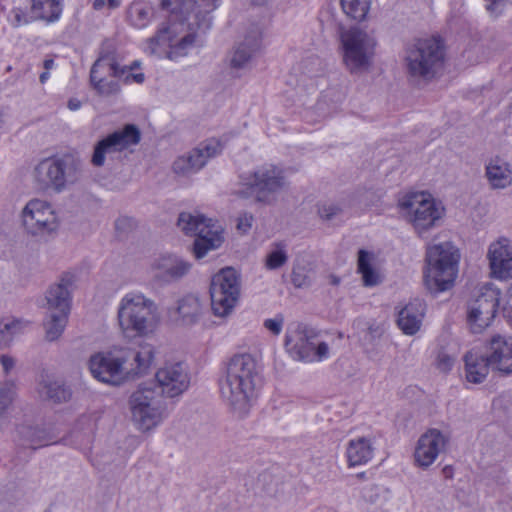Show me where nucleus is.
Returning a JSON list of instances; mask_svg holds the SVG:
<instances>
[{
	"label": "nucleus",
	"mask_w": 512,
	"mask_h": 512,
	"mask_svg": "<svg viewBox=\"0 0 512 512\" xmlns=\"http://www.w3.org/2000/svg\"><path fill=\"white\" fill-rule=\"evenodd\" d=\"M168 5H169V1H168V0H163V1H162V6H163V7H166V6H168Z\"/></svg>",
	"instance_id": "60"
},
{
	"label": "nucleus",
	"mask_w": 512,
	"mask_h": 512,
	"mask_svg": "<svg viewBox=\"0 0 512 512\" xmlns=\"http://www.w3.org/2000/svg\"><path fill=\"white\" fill-rule=\"evenodd\" d=\"M291 280L295 287L302 288L309 285L310 281L302 268H293Z\"/></svg>",
	"instance_id": "45"
},
{
	"label": "nucleus",
	"mask_w": 512,
	"mask_h": 512,
	"mask_svg": "<svg viewBox=\"0 0 512 512\" xmlns=\"http://www.w3.org/2000/svg\"><path fill=\"white\" fill-rule=\"evenodd\" d=\"M68 316L65 312L47 311L44 321L45 338L47 341H56L63 334L68 323Z\"/></svg>",
	"instance_id": "35"
},
{
	"label": "nucleus",
	"mask_w": 512,
	"mask_h": 512,
	"mask_svg": "<svg viewBox=\"0 0 512 512\" xmlns=\"http://www.w3.org/2000/svg\"><path fill=\"white\" fill-rule=\"evenodd\" d=\"M443 472L447 477H450L451 469L449 466L444 467Z\"/></svg>",
	"instance_id": "58"
},
{
	"label": "nucleus",
	"mask_w": 512,
	"mask_h": 512,
	"mask_svg": "<svg viewBox=\"0 0 512 512\" xmlns=\"http://www.w3.org/2000/svg\"><path fill=\"white\" fill-rule=\"evenodd\" d=\"M43 65H44L45 70L49 71L53 67L54 61L52 59H46V60H44Z\"/></svg>",
	"instance_id": "53"
},
{
	"label": "nucleus",
	"mask_w": 512,
	"mask_h": 512,
	"mask_svg": "<svg viewBox=\"0 0 512 512\" xmlns=\"http://www.w3.org/2000/svg\"><path fill=\"white\" fill-rule=\"evenodd\" d=\"M284 319L283 316L278 315L275 318L266 319L264 327L274 335H279L282 331Z\"/></svg>",
	"instance_id": "46"
},
{
	"label": "nucleus",
	"mask_w": 512,
	"mask_h": 512,
	"mask_svg": "<svg viewBox=\"0 0 512 512\" xmlns=\"http://www.w3.org/2000/svg\"><path fill=\"white\" fill-rule=\"evenodd\" d=\"M108 7L110 9H116L120 6V0H107Z\"/></svg>",
	"instance_id": "52"
},
{
	"label": "nucleus",
	"mask_w": 512,
	"mask_h": 512,
	"mask_svg": "<svg viewBox=\"0 0 512 512\" xmlns=\"http://www.w3.org/2000/svg\"><path fill=\"white\" fill-rule=\"evenodd\" d=\"M259 373L250 354L234 355L220 380V394L231 413L239 419L248 416L256 398Z\"/></svg>",
	"instance_id": "2"
},
{
	"label": "nucleus",
	"mask_w": 512,
	"mask_h": 512,
	"mask_svg": "<svg viewBox=\"0 0 512 512\" xmlns=\"http://www.w3.org/2000/svg\"><path fill=\"white\" fill-rule=\"evenodd\" d=\"M21 327V321L14 319H2L0 320V342H4L6 345L12 338V336L19 331Z\"/></svg>",
	"instance_id": "40"
},
{
	"label": "nucleus",
	"mask_w": 512,
	"mask_h": 512,
	"mask_svg": "<svg viewBox=\"0 0 512 512\" xmlns=\"http://www.w3.org/2000/svg\"><path fill=\"white\" fill-rule=\"evenodd\" d=\"M49 77V72L48 71H44L43 73L40 74L39 76V80L40 82L43 84L46 82V80L48 79Z\"/></svg>",
	"instance_id": "55"
},
{
	"label": "nucleus",
	"mask_w": 512,
	"mask_h": 512,
	"mask_svg": "<svg viewBox=\"0 0 512 512\" xmlns=\"http://www.w3.org/2000/svg\"><path fill=\"white\" fill-rule=\"evenodd\" d=\"M288 260L286 251L283 248H277L271 251L266 257V268L275 270L283 266Z\"/></svg>",
	"instance_id": "41"
},
{
	"label": "nucleus",
	"mask_w": 512,
	"mask_h": 512,
	"mask_svg": "<svg viewBox=\"0 0 512 512\" xmlns=\"http://www.w3.org/2000/svg\"><path fill=\"white\" fill-rule=\"evenodd\" d=\"M81 102L77 99H70L68 101V108L72 111H76L80 108Z\"/></svg>",
	"instance_id": "50"
},
{
	"label": "nucleus",
	"mask_w": 512,
	"mask_h": 512,
	"mask_svg": "<svg viewBox=\"0 0 512 512\" xmlns=\"http://www.w3.org/2000/svg\"><path fill=\"white\" fill-rule=\"evenodd\" d=\"M176 312L180 323L190 326L199 321L202 315V305L197 297L187 295L179 300Z\"/></svg>",
	"instance_id": "32"
},
{
	"label": "nucleus",
	"mask_w": 512,
	"mask_h": 512,
	"mask_svg": "<svg viewBox=\"0 0 512 512\" xmlns=\"http://www.w3.org/2000/svg\"><path fill=\"white\" fill-rule=\"evenodd\" d=\"M329 282H330V284L336 286V285H338L340 283V278L338 276H336V275H330L329 276Z\"/></svg>",
	"instance_id": "54"
},
{
	"label": "nucleus",
	"mask_w": 512,
	"mask_h": 512,
	"mask_svg": "<svg viewBox=\"0 0 512 512\" xmlns=\"http://www.w3.org/2000/svg\"><path fill=\"white\" fill-rule=\"evenodd\" d=\"M138 65H139V62L138 61H134L131 66H129V67L128 66H124L126 68V74L129 71L133 70L134 68L138 67Z\"/></svg>",
	"instance_id": "56"
},
{
	"label": "nucleus",
	"mask_w": 512,
	"mask_h": 512,
	"mask_svg": "<svg viewBox=\"0 0 512 512\" xmlns=\"http://www.w3.org/2000/svg\"><path fill=\"white\" fill-rule=\"evenodd\" d=\"M155 356V349L149 343H141L137 349L115 347L106 353H97L90 357L89 369L97 380L121 385L130 378L145 374Z\"/></svg>",
	"instance_id": "1"
},
{
	"label": "nucleus",
	"mask_w": 512,
	"mask_h": 512,
	"mask_svg": "<svg viewBox=\"0 0 512 512\" xmlns=\"http://www.w3.org/2000/svg\"><path fill=\"white\" fill-rule=\"evenodd\" d=\"M454 364V359L445 352H439L437 355L436 365L437 368L442 372H448L451 370Z\"/></svg>",
	"instance_id": "47"
},
{
	"label": "nucleus",
	"mask_w": 512,
	"mask_h": 512,
	"mask_svg": "<svg viewBox=\"0 0 512 512\" xmlns=\"http://www.w3.org/2000/svg\"><path fill=\"white\" fill-rule=\"evenodd\" d=\"M500 292L491 285L483 286L468 306L467 321L473 333H481L496 315Z\"/></svg>",
	"instance_id": "17"
},
{
	"label": "nucleus",
	"mask_w": 512,
	"mask_h": 512,
	"mask_svg": "<svg viewBox=\"0 0 512 512\" xmlns=\"http://www.w3.org/2000/svg\"><path fill=\"white\" fill-rule=\"evenodd\" d=\"M486 354L492 368L512 373V337L494 335L489 341Z\"/></svg>",
	"instance_id": "25"
},
{
	"label": "nucleus",
	"mask_w": 512,
	"mask_h": 512,
	"mask_svg": "<svg viewBox=\"0 0 512 512\" xmlns=\"http://www.w3.org/2000/svg\"><path fill=\"white\" fill-rule=\"evenodd\" d=\"M20 219L24 231L33 237L50 235L59 227L58 217L52 205L38 198L26 203Z\"/></svg>",
	"instance_id": "15"
},
{
	"label": "nucleus",
	"mask_w": 512,
	"mask_h": 512,
	"mask_svg": "<svg viewBox=\"0 0 512 512\" xmlns=\"http://www.w3.org/2000/svg\"><path fill=\"white\" fill-rule=\"evenodd\" d=\"M31 12L36 19L55 22L62 13V0H31Z\"/></svg>",
	"instance_id": "34"
},
{
	"label": "nucleus",
	"mask_w": 512,
	"mask_h": 512,
	"mask_svg": "<svg viewBox=\"0 0 512 512\" xmlns=\"http://www.w3.org/2000/svg\"><path fill=\"white\" fill-rule=\"evenodd\" d=\"M399 207L412 223L417 233L422 236L441 219L443 209L438 207L434 199L424 192H413L399 200Z\"/></svg>",
	"instance_id": "13"
},
{
	"label": "nucleus",
	"mask_w": 512,
	"mask_h": 512,
	"mask_svg": "<svg viewBox=\"0 0 512 512\" xmlns=\"http://www.w3.org/2000/svg\"><path fill=\"white\" fill-rule=\"evenodd\" d=\"M39 394L54 403H63L70 399L71 391L60 381H45L41 384Z\"/></svg>",
	"instance_id": "36"
},
{
	"label": "nucleus",
	"mask_w": 512,
	"mask_h": 512,
	"mask_svg": "<svg viewBox=\"0 0 512 512\" xmlns=\"http://www.w3.org/2000/svg\"><path fill=\"white\" fill-rule=\"evenodd\" d=\"M0 345H4V342H0Z\"/></svg>",
	"instance_id": "62"
},
{
	"label": "nucleus",
	"mask_w": 512,
	"mask_h": 512,
	"mask_svg": "<svg viewBox=\"0 0 512 512\" xmlns=\"http://www.w3.org/2000/svg\"><path fill=\"white\" fill-rule=\"evenodd\" d=\"M466 378L472 383H481L487 377L492 367L487 354L476 350L467 352L464 356Z\"/></svg>",
	"instance_id": "28"
},
{
	"label": "nucleus",
	"mask_w": 512,
	"mask_h": 512,
	"mask_svg": "<svg viewBox=\"0 0 512 512\" xmlns=\"http://www.w3.org/2000/svg\"><path fill=\"white\" fill-rule=\"evenodd\" d=\"M240 295V278L232 267L221 269L212 277L211 307L215 316L226 317L234 309Z\"/></svg>",
	"instance_id": "14"
},
{
	"label": "nucleus",
	"mask_w": 512,
	"mask_h": 512,
	"mask_svg": "<svg viewBox=\"0 0 512 512\" xmlns=\"http://www.w3.org/2000/svg\"><path fill=\"white\" fill-rule=\"evenodd\" d=\"M92 6L95 10H101L105 6V0H94Z\"/></svg>",
	"instance_id": "51"
},
{
	"label": "nucleus",
	"mask_w": 512,
	"mask_h": 512,
	"mask_svg": "<svg viewBox=\"0 0 512 512\" xmlns=\"http://www.w3.org/2000/svg\"><path fill=\"white\" fill-rule=\"evenodd\" d=\"M308 61L312 64H316L317 66H321V62H320L319 58H317V57L310 58Z\"/></svg>",
	"instance_id": "57"
},
{
	"label": "nucleus",
	"mask_w": 512,
	"mask_h": 512,
	"mask_svg": "<svg viewBox=\"0 0 512 512\" xmlns=\"http://www.w3.org/2000/svg\"><path fill=\"white\" fill-rule=\"evenodd\" d=\"M140 140L141 132L139 128L134 124H126L123 128L108 134L95 144L91 163L94 167H102L107 155L122 152L132 145H137Z\"/></svg>",
	"instance_id": "18"
},
{
	"label": "nucleus",
	"mask_w": 512,
	"mask_h": 512,
	"mask_svg": "<svg viewBox=\"0 0 512 512\" xmlns=\"http://www.w3.org/2000/svg\"><path fill=\"white\" fill-rule=\"evenodd\" d=\"M222 151V145L217 139H208L200 143L186 155L178 157L173 163V171L179 175H189L202 169L209 159Z\"/></svg>",
	"instance_id": "19"
},
{
	"label": "nucleus",
	"mask_w": 512,
	"mask_h": 512,
	"mask_svg": "<svg viewBox=\"0 0 512 512\" xmlns=\"http://www.w3.org/2000/svg\"><path fill=\"white\" fill-rule=\"evenodd\" d=\"M374 455V447L370 438L357 437L351 439L346 447V457L349 467L365 465Z\"/></svg>",
	"instance_id": "29"
},
{
	"label": "nucleus",
	"mask_w": 512,
	"mask_h": 512,
	"mask_svg": "<svg viewBox=\"0 0 512 512\" xmlns=\"http://www.w3.org/2000/svg\"><path fill=\"white\" fill-rule=\"evenodd\" d=\"M288 188L285 171L274 164H265L241 175L233 195L242 199L253 198L256 203L271 206L277 202L279 194Z\"/></svg>",
	"instance_id": "4"
},
{
	"label": "nucleus",
	"mask_w": 512,
	"mask_h": 512,
	"mask_svg": "<svg viewBox=\"0 0 512 512\" xmlns=\"http://www.w3.org/2000/svg\"><path fill=\"white\" fill-rule=\"evenodd\" d=\"M254 216L249 212H241L237 218L236 229L241 234H246L252 228Z\"/></svg>",
	"instance_id": "44"
},
{
	"label": "nucleus",
	"mask_w": 512,
	"mask_h": 512,
	"mask_svg": "<svg viewBox=\"0 0 512 512\" xmlns=\"http://www.w3.org/2000/svg\"><path fill=\"white\" fill-rule=\"evenodd\" d=\"M221 0H193V8L189 12L186 21L189 32L179 41L175 42V34L178 25L183 26L184 23H163L157 33L147 40L146 51L149 54H155L161 46H169V57H179L187 54L188 50L194 46L195 32H206L212 24L211 13L219 6Z\"/></svg>",
	"instance_id": "3"
},
{
	"label": "nucleus",
	"mask_w": 512,
	"mask_h": 512,
	"mask_svg": "<svg viewBox=\"0 0 512 512\" xmlns=\"http://www.w3.org/2000/svg\"><path fill=\"white\" fill-rule=\"evenodd\" d=\"M0 360H1V364L3 366V370H4L5 374H8L10 372V370L15 365L14 359L7 355H3V356H1Z\"/></svg>",
	"instance_id": "48"
},
{
	"label": "nucleus",
	"mask_w": 512,
	"mask_h": 512,
	"mask_svg": "<svg viewBox=\"0 0 512 512\" xmlns=\"http://www.w3.org/2000/svg\"><path fill=\"white\" fill-rule=\"evenodd\" d=\"M448 438L438 429H428L420 436L414 451L415 464L421 468H428L444 451Z\"/></svg>",
	"instance_id": "22"
},
{
	"label": "nucleus",
	"mask_w": 512,
	"mask_h": 512,
	"mask_svg": "<svg viewBox=\"0 0 512 512\" xmlns=\"http://www.w3.org/2000/svg\"><path fill=\"white\" fill-rule=\"evenodd\" d=\"M73 283L74 276L70 273H64L58 282L48 288L45 295L47 311L70 313Z\"/></svg>",
	"instance_id": "24"
},
{
	"label": "nucleus",
	"mask_w": 512,
	"mask_h": 512,
	"mask_svg": "<svg viewBox=\"0 0 512 512\" xmlns=\"http://www.w3.org/2000/svg\"><path fill=\"white\" fill-rule=\"evenodd\" d=\"M285 348L293 359L299 361H323L329 357V345L319 339L318 332L303 324L288 329Z\"/></svg>",
	"instance_id": "12"
},
{
	"label": "nucleus",
	"mask_w": 512,
	"mask_h": 512,
	"mask_svg": "<svg viewBox=\"0 0 512 512\" xmlns=\"http://www.w3.org/2000/svg\"><path fill=\"white\" fill-rule=\"evenodd\" d=\"M422 318V303L415 301L407 304L399 311L397 324L404 334L414 335L421 327Z\"/></svg>",
	"instance_id": "30"
},
{
	"label": "nucleus",
	"mask_w": 512,
	"mask_h": 512,
	"mask_svg": "<svg viewBox=\"0 0 512 512\" xmlns=\"http://www.w3.org/2000/svg\"><path fill=\"white\" fill-rule=\"evenodd\" d=\"M341 55L345 68L353 75H362L373 65L376 40L358 27L340 32Z\"/></svg>",
	"instance_id": "9"
},
{
	"label": "nucleus",
	"mask_w": 512,
	"mask_h": 512,
	"mask_svg": "<svg viewBox=\"0 0 512 512\" xmlns=\"http://www.w3.org/2000/svg\"><path fill=\"white\" fill-rule=\"evenodd\" d=\"M344 13L350 18L363 20L370 8V0H340Z\"/></svg>",
	"instance_id": "38"
},
{
	"label": "nucleus",
	"mask_w": 512,
	"mask_h": 512,
	"mask_svg": "<svg viewBox=\"0 0 512 512\" xmlns=\"http://www.w3.org/2000/svg\"><path fill=\"white\" fill-rule=\"evenodd\" d=\"M131 418L136 428L148 432L159 426L169 415L166 398L157 387L140 385L129 397Z\"/></svg>",
	"instance_id": "8"
},
{
	"label": "nucleus",
	"mask_w": 512,
	"mask_h": 512,
	"mask_svg": "<svg viewBox=\"0 0 512 512\" xmlns=\"http://www.w3.org/2000/svg\"><path fill=\"white\" fill-rule=\"evenodd\" d=\"M357 477H358V478H361V479H362V478H365V473H364V472L359 473V474L357 475Z\"/></svg>",
	"instance_id": "61"
},
{
	"label": "nucleus",
	"mask_w": 512,
	"mask_h": 512,
	"mask_svg": "<svg viewBox=\"0 0 512 512\" xmlns=\"http://www.w3.org/2000/svg\"><path fill=\"white\" fill-rule=\"evenodd\" d=\"M18 433L22 439L21 444L34 450L55 442L51 433L44 428L21 426Z\"/></svg>",
	"instance_id": "33"
},
{
	"label": "nucleus",
	"mask_w": 512,
	"mask_h": 512,
	"mask_svg": "<svg viewBox=\"0 0 512 512\" xmlns=\"http://www.w3.org/2000/svg\"><path fill=\"white\" fill-rule=\"evenodd\" d=\"M154 7L146 0H134L126 8V21L136 29L149 25L154 17Z\"/></svg>",
	"instance_id": "31"
},
{
	"label": "nucleus",
	"mask_w": 512,
	"mask_h": 512,
	"mask_svg": "<svg viewBox=\"0 0 512 512\" xmlns=\"http://www.w3.org/2000/svg\"><path fill=\"white\" fill-rule=\"evenodd\" d=\"M126 74L120 67L113 52H102L90 71V82L98 94L115 95L120 91L119 79Z\"/></svg>",
	"instance_id": "16"
},
{
	"label": "nucleus",
	"mask_w": 512,
	"mask_h": 512,
	"mask_svg": "<svg viewBox=\"0 0 512 512\" xmlns=\"http://www.w3.org/2000/svg\"><path fill=\"white\" fill-rule=\"evenodd\" d=\"M191 268V264L175 255H161L154 259L150 265L152 281L164 286L185 276Z\"/></svg>",
	"instance_id": "21"
},
{
	"label": "nucleus",
	"mask_w": 512,
	"mask_h": 512,
	"mask_svg": "<svg viewBox=\"0 0 512 512\" xmlns=\"http://www.w3.org/2000/svg\"><path fill=\"white\" fill-rule=\"evenodd\" d=\"M318 214L321 219L329 221L335 218L342 212V208L333 202H322L318 204Z\"/></svg>",
	"instance_id": "42"
},
{
	"label": "nucleus",
	"mask_w": 512,
	"mask_h": 512,
	"mask_svg": "<svg viewBox=\"0 0 512 512\" xmlns=\"http://www.w3.org/2000/svg\"><path fill=\"white\" fill-rule=\"evenodd\" d=\"M157 387L165 398H174L185 392L190 384L186 366L182 362L167 363L156 372Z\"/></svg>",
	"instance_id": "20"
},
{
	"label": "nucleus",
	"mask_w": 512,
	"mask_h": 512,
	"mask_svg": "<svg viewBox=\"0 0 512 512\" xmlns=\"http://www.w3.org/2000/svg\"><path fill=\"white\" fill-rule=\"evenodd\" d=\"M460 254L451 242H443L427 247V269L424 282L434 294L450 289L457 276Z\"/></svg>",
	"instance_id": "7"
},
{
	"label": "nucleus",
	"mask_w": 512,
	"mask_h": 512,
	"mask_svg": "<svg viewBox=\"0 0 512 512\" xmlns=\"http://www.w3.org/2000/svg\"><path fill=\"white\" fill-rule=\"evenodd\" d=\"M16 397L14 381L7 380L0 384V417H5Z\"/></svg>",
	"instance_id": "39"
},
{
	"label": "nucleus",
	"mask_w": 512,
	"mask_h": 512,
	"mask_svg": "<svg viewBox=\"0 0 512 512\" xmlns=\"http://www.w3.org/2000/svg\"><path fill=\"white\" fill-rule=\"evenodd\" d=\"M126 75V79H129V78H132L136 83H142L145 79L144 77V74L143 73H137V74H125Z\"/></svg>",
	"instance_id": "49"
},
{
	"label": "nucleus",
	"mask_w": 512,
	"mask_h": 512,
	"mask_svg": "<svg viewBox=\"0 0 512 512\" xmlns=\"http://www.w3.org/2000/svg\"><path fill=\"white\" fill-rule=\"evenodd\" d=\"M358 272L361 273L363 284L367 287L376 286L381 282L380 275L371 265V256L365 250L358 252Z\"/></svg>",
	"instance_id": "37"
},
{
	"label": "nucleus",
	"mask_w": 512,
	"mask_h": 512,
	"mask_svg": "<svg viewBox=\"0 0 512 512\" xmlns=\"http://www.w3.org/2000/svg\"><path fill=\"white\" fill-rule=\"evenodd\" d=\"M178 227L186 234L195 236L193 253L197 259L207 255L209 251L218 249L224 241L220 227L211 224V219L200 214L182 212L179 214Z\"/></svg>",
	"instance_id": "11"
},
{
	"label": "nucleus",
	"mask_w": 512,
	"mask_h": 512,
	"mask_svg": "<svg viewBox=\"0 0 512 512\" xmlns=\"http://www.w3.org/2000/svg\"><path fill=\"white\" fill-rule=\"evenodd\" d=\"M492 274L499 279L512 278V242L500 238L492 243L488 251Z\"/></svg>",
	"instance_id": "23"
},
{
	"label": "nucleus",
	"mask_w": 512,
	"mask_h": 512,
	"mask_svg": "<svg viewBox=\"0 0 512 512\" xmlns=\"http://www.w3.org/2000/svg\"><path fill=\"white\" fill-rule=\"evenodd\" d=\"M260 47V32L252 30L234 50L230 65L234 69L247 67L249 61Z\"/></svg>",
	"instance_id": "27"
},
{
	"label": "nucleus",
	"mask_w": 512,
	"mask_h": 512,
	"mask_svg": "<svg viewBox=\"0 0 512 512\" xmlns=\"http://www.w3.org/2000/svg\"><path fill=\"white\" fill-rule=\"evenodd\" d=\"M81 177L78 162L70 157H48L33 170V178L39 189L62 193Z\"/></svg>",
	"instance_id": "10"
},
{
	"label": "nucleus",
	"mask_w": 512,
	"mask_h": 512,
	"mask_svg": "<svg viewBox=\"0 0 512 512\" xmlns=\"http://www.w3.org/2000/svg\"><path fill=\"white\" fill-rule=\"evenodd\" d=\"M508 298L510 301H512V284L510 285V287L508 289Z\"/></svg>",
	"instance_id": "59"
},
{
	"label": "nucleus",
	"mask_w": 512,
	"mask_h": 512,
	"mask_svg": "<svg viewBox=\"0 0 512 512\" xmlns=\"http://www.w3.org/2000/svg\"><path fill=\"white\" fill-rule=\"evenodd\" d=\"M403 61L411 80L430 82L441 74L444 67V42L439 37L416 39L405 47Z\"/></svg>",
	"instance_id": "5"
},
{
	"label": "nucleus",
	"mask_w": 512,
	"mask_h": 512,
	"mask_svg": "<svg viewBox=\"0 0 512 512\" xmlns=\"http://www.w3.org/2000/svg\"><path fill=\"white\" fill-rule=\"evenodd\" d=\"M485 176L493 189H504L512 184L510 164L499 156L488 161L485 166Z\"/></svg>",
	"instance_id": "26"
},
{
	"label": "nucleus",
	"mask_w": 512,
	"mask_h": 512,
	"mask_svg": "<svg viewBox=\"0 0 512 512\" xmlns=\"http://www.w3.org/2000/svg\"><path fill=\"white\" fill-rule=\"evenodd\" d=\"M117 318L124 334L144 336L152 332L158 323V306L144 294L130 292L120 300Z\"/></svg>",
	"instance_id": "6"
},
{
	"label": "nucleus",
	"mask_w": 512,
	"mask_h": 512,
	"mask_svg": "<svg viewBox=\"0 0 512 512\" xmlns=\"http://www.w3.org/2000/svg\"><path fill=\"white\" fill-rule=\"evenodd\" d=\"M486 2L485 8L489 15L493 18H498L503 14L506 6L512 3V0H484Z\"/></svg>",
	"instance_id": "43"
}]
</instances>
